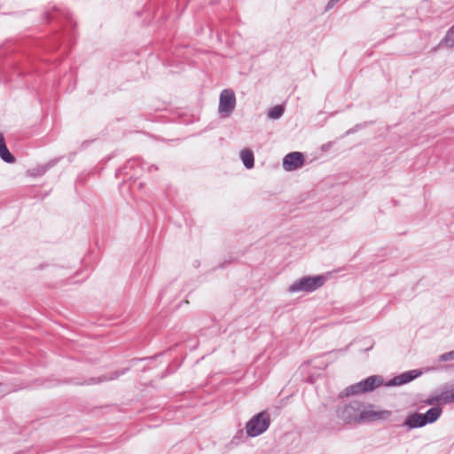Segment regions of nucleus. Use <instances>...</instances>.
Returning <instances> with one entry per match:
<instances>
[{"label": "nucleus", "instance_id": "nucleus-1", "mask_svg": "<svg viewBox=\"0 0 454 454\" xmlns=\"http://www.w3.org/2000/svg\"><path fill=\"white\" fill-rule=\"evenodd\" d=\"M43 19L46 22L56 20L61 24L62 34H57L49 40L48 50L55 51L62 42L67 43V48H70L72 41L75 37V22L69 11L66 8L53 5L43 13Z\"/></svg>", "mask_w": 454, "mask_h": 454}, {"label": "nucleus", "instance_id": "nucleus-2", "mask_svg": "<svg viewBox=\"0 0 454 454\" xmlns=\"http://www.w3.org/2000/svg\"><path fill=\"white\" fill-rule=\"evenodd\" d=\"M442 409L439 405L431 407L425 413L411 412L398 427H404L407 432L421 428L427 424L434 423L442 415Z\"/></svg>", "mask_w": 454, "mask_h": 454}, {"label": "nucleus", "instance_id": "nucleus-3", "mask_svg": "<svg viewBox=\"0 0 454 454\" xmlns=\"http://www.w3.org/2000/svg\"><path fill=\"white\" fill-rule=\"evenodd\" d=\"M146 163L144 162L140 158H133L129 160L123 168H119L115 176L124 175L129 180L131 181L130 186L132 188L137 187L141 190L144 187L143 183H137V179L145 170Z\"/></svg>", "mask_w": 454, "mask_h": 454}, {"label": "nucleus", "instance_id": "nucleus-4", "mask_svg": "<svg viewBox=\"0 0 454 454\" xmlns=\"http://www.w3.org/2000/svg\"><path fill=\"white\" fill-rule=\"evenodd\" d=\"M384 380L382 376L380 375H372L367 377L361 381L353 384L344 389V391L340 392L339 395L340 398H344L350 395H359L364 393H368L375 390L380 386L383 385Z\"/></svg>", "mask_w": 454, "mask_h": 454}, {"label": "nucleus", "instance_id": "nucleus-5", "mask_svg": "<svg viewBox=\"0 0 454 454\" xmlns=\"http://www.w3.org/2000/svg\"><path fill=\"white\" fill-rule=\"evenodd\" d=\"M364 404L356 400L340 406L336 411L337 416L345 423L364 422Z\"/></svg>", "mask_w": 454, "mask_h": 454}, {"label": "nucleus", "instance_id": "nucleus-6", "mask_svg": "<svg viewBox=\"0 0 454 454\" xmlns=\"http://www.w3.org/2000/svg\"><path fill=\"white\" fill-rule=\"evenodd\" d=\"M270 426V416L266 411L253 416L246 424L247 436L256 437L268 430Z\"/></svg>", "mask_w": 454, "mask_h": 454}, {"label": "nucleus", "instance_id": "nucleus-7", "mask_svg": "<svg viewBox=\"0 0 454 454\" xmlns=\"http://www.w3.org/2000/svg\"><path fill=\"white\" fill-rule=\"evenodd\" d=\"M325 278L323 276H305L292 284L288 291L291 293L297 292H313L321 287Z\"/></svg>", "mask_w": 454, "mask_h": 454}, {"label": "nucleus", "instance_id": "nucleus-8", "mask_svg": "<svg viewBox=\"0 0 454 454\" xmlns=\"http://www.w3.org/2000/svg\"><path fill=\"white\" fill-rule=\"evenodd\" d=\"M236 106V97L235 93L231 89L223 90L219 98V113L224 116H228L231 114Z\"/></svg>", "mask_w": 454, "mask_h": 454}, {"label": "nucleus", "instance_id": "nucleus-9", "mask_svg": "<svg viewBox=\"0 0 454 454\" xmlns=\"http://www.w3.org/2000/svg\"><path fill=\"white\" fill-rule=\"evenodd\" d=\"M305 163L304 154L301 152L287 153L282 160V167L286 171H294L301 168Z\"/></svg>", "mask_w": 454, "mask_h": 454}, {"label": "nucleus", "instance_id": "nucleus-10", "mask_svg": "<svg viewBox=\"0 0 454 454\" xmlns=\"http://www.w3.org/2000/svg\"><path fill=\"white\" fill-rule=\"evenodd\" d=\"M126 371H127V369L121 370L120 372H113L108 376L104 375V376H99V377H91L83 381H75L74 379H68V380H66L64 382L67 384H74V385H79V386L96 385V384H99V383H102L105 381L116 380L121 375L124 374Z\"/></svg>", "mask_w": 454, "mask_h": 454}, {"label": "nucleus", "instance_id": "nucleus-11", "mask_svg": "<svg viewBox=\"0 0 454 454\" xmlns=\"http://www.w3.org/2000/svg\"><path fill=\"white\" fill-rule=\"evenodd\" d=\"M422 374L420 370H411L393 377L385 383L386 387L402 386L411 382Z\"/></svg>", "mask_w": 454, "mask_h": 454}, {"label": "nucleus", "instance_id": "nucleus-12", "mask_svg": "<svg viewBox=\"0 0 454 454\" xmlns=\"http://www.w3.org/2000/svg\"><path fill=\"white\" fill-rule=\"evenodd\" d=\"M392 412L388 410L382 411H372V410H365L364 412V422L373 421V420H387L389 419Z\"/></svg>", "mask_w": 454, "mask_h": 454}, {"label": "nucleus", "instance_id": "nucleus-13", "mask_svg": "<svg viewBox=\"0 0 454 454\" xmlns=\"http://www.w3.org/2000/svg\"><path fill=\"white\" fill-rule=\"evenodd\" d=\"M0 159L8 164H12L16 161L15 157L6 146L5 139L2 132H0Z\"/></svg>", "mask_w": 454, "mask_h": 454}, {"label": "nucleus", "instance_id": "nucleus-14", "mask_svg": "<svg viewBox=\"0 0 454 454\" xmlns=\"http://www.w3.org/2000/svg\"><path fill=\"white\" fill-rule=\"evenodd\" d=\"M56 163H57L56 160H51L50 161H48L43 165L29 168L27 173L30 176H33V177L41 176L44 175L53 166H55Z\"/></svg>", "mask_w": 454, "mask_h": 454}, {"label": "nucleus", "instance_id": "nucleus-15", "mask_svg": "<svg viewBox=\"0 0 454 454\" xmlns=\"http://www.w3.org/2000/svg\"><path fill=\"white\" fill-rule=\"evenodd\" d=\"M240 159L246 168L251 169L254 166V156L252 150L246 148L240 152Z\"/></svg>", "mask_w": 454, "mask_h": 454}, {"label": "nucleus", "instance_id": "nucleus-16", "mask_svg": "<svg viewBox=\"0 0 454 454\" xmlns=\"http://www.w3.org/2000/svg\"><path fill=\"white\" fill-rule=\"evenodd\" d=\"M442 44H444L450 48H454V25L450 28L448 29L445 36L439 43V45H442Z\"/></svg>", "mask_w": 454, "mask_h": 454}, {"label": "nucleus", "instance_id": "nucleus-17", "mask_svg": "<svg viewBox=\"0 0 454 454\" xmlns=\"http://www.w3.org/2000/svg\"><path fill=\"white\" fill-rule=\"evenodd\" d=\"M285 112V107L281 105H277L270 109L268 117L271 120H278L282 117Z\"/></svg>", "mask_w": 454, "mask_h": 454}, {"label": "nucleus", "instance_id": "nucleus-18", "mask_svg": "<svg viewBox=\"0 0 454 454\" xmlns=\"http://www.w3.org/2000/svg\"><path fill=\"white\" fill-rule=\"evenodd\" d=\"M441 397L445 403H454V386L450 389L443 391Z\"/></svg>", "mask_w": 454, "mask_h": 454}, {"label": "nucleus", "instance_id": "nucleus-19", "mask_svg": "<svg viewBox=\"0 0 454 454\" xmlns=\"http://www.w3.org/2000/svg\"><path fill=\"white\" fill-rule=\"evenodd\" d=\"M247 436L245 435L243 430H239L231 441V445L238 446L241 442H244Z\"/></svg>", "mask_w": 454, "mask_h": 454}, {"label": "nucleus", "instance_id": "nucleus-20", "mask_svg": "<svg viewBox=\"0 0 454 454\" xmlns=\"http://www.w3.org/2000/svg\"><path fill=\"white\" fill-rule=\"evenodd\" d=\"M438 360L440 362L454 360V350L442 354L441 356H439Z\"/></svg>", "mask_w": 454, "mask_h": 454}, {"label": "nucleus", "instance_id": "nucleus-21", "mask_svg": "<svg viewBox=\"0 0 454 454\" xmlns=\"http://www.w3.org/2000/svg\"><path fill=\"white\" fill-rule=\"evenodd\" d=\"M365 126L364 123H359V124H356L355 125L353 128L349 129L348 130H347L345 132V136H349V135H352L356 132H357L360 129L364 128Z\"/></svg>", "mask_w": 454, "mask_h": 454}, {"label": "nucleus", "instance_id": "nucleus-22", "mask_svg": "<svg viewBox=\"0 0 454 454\" xmlns=\"http://www.w3.org/2000/svg\"><path fill=\"white\" fill-rule=\"evenodd\" d=\"M340 0H329L328 3L326 4L325 5V11H329L331 10L332 8H333V6L338 3L340 2Z\"/></svg>", "mask_w": 454, "mask_h": 454}, {"label": "nucleus", "instance_id": "nucleus-23", "mask_svg": "<svg viewBox=\"0 0 454 454\" xmlns=\"http://www.w3.org/2000/svg\"><path fill=\"white\" fill-rule=\"evenodd\" d=\"M348 348H344V349H333L328 353H325V355H334V354H343L346 350H347Z\"/></svg>", "mask_w": 454, "mask_h": 454}, {"label": "nucleus", "instance_id": "nucleus-24", "mask_svg": "<svg viewBox=\"0 0 454 454\" xmlns=\"http://www.w3.org/2000/svg\"><path fill=\"white\" fill-rule=\"evenodd\" d=\"M438 399L436 397H432V398H428L427 401H426V403L427 404H433L434 403V402H436Z\"/></svg>", "mask_w": 454, "mask_h": 454}, {"label": "nucleus", "instance_id": "nucleus-25", "mask_svg": "<svg viewBox=\"0 0 454 454\" xmlns=\"http://www.w3.org/2000/svg\"><path fill=\"white\" fill-rule=\"evenodd\" d=\"M229 263H231V261H228V262H227V261H225V262H222V263H221L217 268H218V269H223V268H225V266H226L227 264H229Z\"/></svg>", "mask_w": 454, "mask_h": 454}, {"label": "nucleus", "instance_id": "nucleus-26", "mask_svg": "<svg viewBox=\"0 0 454 454\" xmlns=\"http://www.w3.org/2000/svg\"><path fill=\"white\" fill-rule=\"evenodd\" d=\"M146 169H147L149 172H151V171H153V170H157V169H158V168H157L155 165H150V166H148V167L146 168Z\"/></svg>", "mask_w": 454, "mask_h": 454}, {"label": "nucleus", "instance_id": "nucleus-27", "mask_svg": "<svg viewBox=\"0 0 454 454\" xmlns=\"http://www.w3.org/2000/svg\"><path fill=\"white\" fill-rule=\"evenodd\" d=\"M166 293H167V288L162 289V290L160 292V294H159L160 297V298H162V297L166 294Z\"/></svg>", "mask_w": 454, "mask_h": 454}, {"label": "nucleus", "instance_id": "nucleus-28", "mask_svg": "<svg viewBox=\"0 0 454 454\" xmlns=\"http://www.w3.org/2000/svg\"><path fill=\"white\" fill-rule=\"evenodd\" d=\"M327 149V146H325V145H323V149Z\"/></svg>", "mask_w": 454, "mask_h": 454}, {"label": "nucleus", "instance_id": "nucleus-29", "mask_svg": "<svg viewBox=\"0 0 454 454\" xmlns=\"http://www.w3.org/2000/svg\"><path fill=\"white\" fill-rule=\"evenodd\" d=\"M327 149V146H325V145H323V149Z\"/></svg>", "mask_w": 454, "mask_h": 454}]
</instances>
